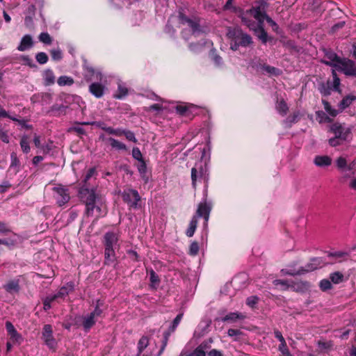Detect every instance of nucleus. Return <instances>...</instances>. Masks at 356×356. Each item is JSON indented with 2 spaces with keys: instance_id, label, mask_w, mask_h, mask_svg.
Masks as SVG:
<instances>
[{
  "instance_id": "obj_1",
  "label": "nucleus",
  "mask_w": 356,
  "mask_h": 356,
  "mask_svg": "<svg viewBox=\"0 0 356 356\" xmlns=\"http://www.w3.org/2000/svg\"><path fill=\"white\" fill-rule=\"evenodd\" d=\"M79 197L85 205L84 215L87 217L95 216V220H98L107 215L108 207L106 200L96 193L94 187L81 186L79 190Z\"/></svg>"
},
{
  "instance_id": "obj_2",
  "label": "nucleus",
  "mask_w": 356,
  "mask_h": 356,
  "mask_svg": "<svg viewBox=\"0 0 356 356\" xmlns=\"http://www.w3.org/2000/svg\"><path fill=\"white\" fill-rule=\"evenodd\" d=\"M152 95L156 97V100H159L156 95L154 94ZM159 101L160 102L149 106L147 109V111L152 115L164 117L168 113H173L175 112L181 116L191 117L197 109V106L191 104L181 103L176 104L160 99Z\"/></svg>"
},
{
  "instance_id": "obj_3",
  "label": "nucleus",
  "mask_w": 356,
  "mask_h": 356,
  "mask_svg": "<svg viewBox=\"0 0 356 356\" xmlns=\"http://www.w3.org/2000/svg\"><path fill=\"white\" fill-rule=\"evenodd\" d=\"M267 3L262 1L259 3L258 6H253L250 10V14L257 20L258 24L250 23L245 17L242 18L243 22L252 30L254 31L255 35L262 41L266 43L267 42V33L263 27L264 20H266L274 30L277 28V24L266 13V8Z\"/></svg>"
},
{
  "instance_id": "obj_4",
  "label": "nucleus",
  "mask_w": 356,
  "mask_h": 356,
  "mask_svg": "<svg viewBox=\"0 0 356 356\" xmlns=\"http://www.w3.org/2000/svg\"><path fill=\"white\" fill-rule=\"evenodd\" d=\"M120 234L115 232H106L102 238V244L104 248V261L106 266H115L118 257L116 250L120 248Z\"/></svg>"
},
{
  "instance_id": "obj_5",
  "label": "nucleus",
  "mask_w": 356,
  "mask_h": 356,
  "mask_svg": "<svg viewBox=\"0 0 356 356\" xmlns=\"http://www.w3.org/2000/svg\"><path fill=\"white\" fill-rule=\"evenodd\" d=\"M85 78L88 81H94L89 86V91L95 97H102L106 90V81L103 74L92 67H87Z\"/></svg>"
},
{
  "instance_id": "obj_6",
  "label": "nucleus",
  "mask_w": 356,
  "mask_h": 356,
  "mask_svg": "<svg viewBox=\"0 0 356 356\" xmlns=\"http://www.w3.org/2000/svg\"><path fill=\"white\" fill-rule=\"evenodd\" d=\"M327 57L330 62H327L326 63L332 66L334 70L341 71L348 76L352 75L355 68L353 61L346 58H341L332 53L328 54Z\"/></svg>"
},
{
  "instance_id": "obj_7",
  "label": "nucleus",
  "mask_w": 356,
  "mask_h": 356,
  "mask_svg": "<svg viewBox=\"0 0 356 356\" xmlns=\"http://www.w3.org/2000/svg\"><path fill=\"white\" fill-rule=\"evenodd\" d=\"M227 35L234 42L231 43V49L236 51L239 46L247 47L252 43L250 35L242 32L239 28L229 29Z\"/></svg>"
},
{
  "instance_id": "obj_8",
  "label": "nucleus",
  "mask_w": 356,
  "mask_h": 356,
  "mask_svg": "<svg viewBox=\"0 0 356 356\" xmlns=\"http://www.w3.org/2000/svg\"><path fill=\"white\" fill-rule=\"evenodd\" d=\"M120 195L123 202L127 204L129 210L138 209L140 207L141 197L138 191L127 188L123 190Z\"/></svg>"
},
{
  "instance_id": "obj_9",
  "label": "nucleus",
  "mask_w": 356,
  "mask_h": 356,
  "mask_svg": "<svg viewBox=\"0 0 356 356\" xmlns=\"http://www.w3.org/2000/svg\"><path fill=\"white\" fill-rule=\"evenodd\" d=\"M52 190L54 192V197L59 207L65 205L70 201V195L69 190L65 186L58 184L54 187Z\"/></svg>"
},
{
  "instance_id": "obj_10",
  "label": "nucleus",
  "mask_w": 356,
  "mask_h": 356,
  "mask_svg": "<svg viewBox=\"0 0 356 356\" xmlns=\"http://www.w3.org/2000/svg\"><path fill=\"white\" fill-rule=\"evenodd\" d=\"M42 337L44 343L50 348L55 350L56 341L53 336L52 327L49 324H46L42 328Z\"/></svg>"
},
{
  "instance_id": "obj_11",
  "label": "nucleus",
  "mask_w": 356,
  "mask_h": 356,
  "mask_svg": "<svg viewBox=\"0 0 356 356\" xmlns=\"http://www.w3.org/2000/svg\"><path fill=\"white\" fill-rule=\"evenodd\" d=\"M6 329L7 331V334L9 336V341H12L13 344L20 345L23 341V337L21 334H19L13 324L10 321H6Z\"/></svg>"
},
{
  "instance_id": "obj_12",
  "label": "nucleus",
  "mask_w": 356,
  "mask_h": 356,
  "mask_svg": "<svg viewBox=\"0 0 356 356\" xmlns=\"http://www.w3.org/2000/svg\"><path fill=\"white\" fill-rule=\"evenodd\" d=\"M179 23L181 24H187L191 28L192 35L196 38L199 35L201 32L199 24L193 19H188L184 16L182 13H179Z\"/></svg>"
},
{
  "instance_id": "obj_13",
  "label": "nucleus",
  "mask_w": 356,
  "mask_h": 356,
  "mask_svg": "<svg viewBox=\"0 0 356 356\" xmlns=\"http://www.w3.org/2000/svg\"><path fill=\"white\" fill-rule=\"evenodd\" d=\"M198 177L202 178L204 179V181L205 183V190H207L208 187L209 177L208 175H206L204 174V170L203 169L202 167H200L199 170L196 168H193L191 169L192 186L194 189H196L197 180Z\"/></svg>"
},
{
  "instance_id": "obj_14",
  "label": "nucleus",
  "mask_w": 356,
  "mask_h": 356,
  "mask_svg": "<svg viewBox=\"0 0 356 356\" xmlns=\"http://www.w3.org/2000/svg\"><path fill=\"white\" fill-rule=\"evenodd\" d=\"M2 288L9 294H18L21 290L19 279L14 278L8 280Z\"/></svg>"
},
{
  "instance_id": "obj_15",
  "label": "nucleus",
  "mask_w": 356,
  "mask_h": 356,
  "mask_svg": "<svg viewBox=\"0 0 356 356\" xmlns=\"http://www.w3.org/2000/svg\"><path fill=\"white\" fill-rule=\"evenodd\" d=\"M211 207L207 203V202H200L196 211V216L197 218H203L205 222H207L209 218Z\"/></svg>"
},
{
  "instance_id": "obj_16",
  "label": "nucleus",
  "mask_w": 356,
  "mask_h": 356,
  "mask_svg": "<svg viewBox=\"0 0 356 356\" xmlns=\"http://www.w3.org/2000/svg\"><path fill=\"white\" fill-rule=\"evenodd\" d=\"M265 63H266L264 60L260 58L254 57L248 63V67L251 68L252 70H254L255 72L261 74Z\"/></svg>"
},
{
  "instance_id": "obj_17",
  "label": "nucleus",
  "mask_w": 356,
  "mask_h": 356,
  "mask_svg": "<svg viewBox=\"0 0 356 356\" xmlns=\"http://www.w3.org/2000/svg\"><path fill=\"white\" fill-rule=\"evenodd\" d=\"M74 284L72 282H67L62 286L56 294L59 299L63 300L70 293L74 291Z\"/></svg>"
},
{
  "instance_id": "obj_18",
  "label": "nucleus",
  "mask_w": 356,
  "mask_h": 356,
  "mask_svg": "<svg viewBox=\"0 0 356 356\" xmlns=\"http://www.w3.org/2000/svg\"><path fill=\"white\" fill-rule=\"evenodd\" d=\"M314 163L318 167H327L332 164V159L327 155H318L314 157Z\"/></svg>"
},
{
  "instance_id": "obj_19",
  "label": "nucleus",
  "mask_w": 356,
  "mask_h": 356,
  "mask_svg": "<svg viewBox=\"0 0 356 356\" xmlns=\"http://www.w3.org/2000/svg\"><path fill=\"white\" fill-rule=\"evenodd\" d=\"M245 315L240 312H230L225 315L222 318V322L235 323L245 318Z\"/></svg>"
},
{
  "instance_id": "obj_20",
  "label": "nucleus",
  "mask_w": 356,
  "mask_h": 356,
  "mask_svg": "<svg viewBox=\"0 0 356 356\" xmlns=\"http://www.w3.org/2000/svg\"><path fill=\"white\" fill-rule=\"evenodd\" d=\"M323 264V260L320 257H314L311 259L310 262L308 263L304 268L306 273L313 271L318 268L321 267Z\"/></svg>"
},
{
  "instance_id": "obj_21",
  "label": "nucleus",
  "mask_w": 356,
  "mask_h": 356,
  "mask_svg": "<svg viewBox=\"0 0 356 356\" xmlns=\"http://www.w3.org/2000/svg\"><path fill=\"white\" fill-rule=\"evenodd\" d=\"M42 80L46 86H49L55 83L56 77L51 70L47 69L42 72Z\"/></svg>"
},
{
  "instance_id": "obj_22",
  "label": "nucleus",
  "mask_w": 356,
  "mask_h": 356,
  "mask_svg": "<svg viewBox=\"0 0 356 356\" xmlns=\"http://www.w3.org/2000/svg\"><path fill=\"white\" fill-rule=\"evenodd\" d=\"M348 136L349 135H334V137L329 139L328 142L330 146L337 147L348 141Z\"/></svg>"
},
{
  "instance_id": "obj_23",
  "label": "nucleus",
  "mask_w": 356,
  "mask_h": 356,
  "mask_svg": "<svg viewBox=\"0 0 356 356\" xmlns=\"http://www.w3.org/2000/svg\"><path fill=\"white\" fill-rule=\"evenodd\" d=\"M10 165L9 167L10 170H13L16 175L20 170L21 163L15 152L10 154Z\"/></svg>"
},
{
  "instance_id": "obj_24",
  "label": "nucleus",
  "mask_w": 356,
  "mask_h": 356,
  "mask_svg": "<svg viewBox=\"0 0 356 356\" xmlns=\"http://www.w3.org/2000/svg\"><path fill=\"white\" fill-rule=\"evenodd\" d=\"M32 46L33 40L31 36L29 35H26L22 38L20 44L17 47V49L19 51H24L30 49Z\"/></svg>"
},
{
  "instance_id": "obj_25",
  "label": "nucleus",
  "mask_w": 356,
  "mask_h": 356,
  "mask_svg": "<svg viewBox=\"0 0 356 356\" xmlns=\"http://www.w3.org/2000/svg\"><path fill=\"white\" fill-rule=\"evenodd\" d=\"M149 344V338L147 336H143L138 341L137 344V354L136 356H141L144 350Z\"/></svg>"
},
{
  "instance_id": "obj_26",
  "label": "nucleus",
  "mask_w": 356,
  "mask_h": 356,
  "mask_svg": "<svg viewBox=\"0 0 356 356\" xmlns=\"http://www.w3.org/2000/svg\"><path fill=\"white\" fill-rule=\"evenodd\" d=\"M95 318L90 314H89L87 316L83 317V318L82 325L84 330L86 332L89 331L90 328L95 325Z\"/></svg>"
},
{
  "instance_id": "obj_27",
  "label": "nucleus",
  "mask_w": 356,
  "mask_h": 356,
  "mask_svg": "<svg viewBox=\"0 0 356 356\" xmlns=\"http://www.w3.org/2000/svg\"><path fill=\"white\" fill-rule=\"evenodd\" d=\"M197 223L198 220L197 219V216H193L186 232V234L188 237H192L194 235L197 226Z\"/></svg>"
},
{
  "instance_id": "obj_28",
  "label": "nucleus",
  "mask_w": 356,
  "mask_h": 356,
  "mask_svg": "<svg viewBox=\"0 0 356 356\" xmlns=\"http://www.w3.org/2000/svg\"><path fill=\"white\" fill-rule=\"evenodd\" d=\"M281 73V71L274 67L270 66L265 63L263 70L261 74H266L268 76H278Z\"/></svg>"
},
{
  "instance_id": "obj_29",
  "label": "nucleus",
  "mask_w": 356,
  "mask_h": 356,
  "mask_svg": "<svg viewBox=\"0 0 356 356\" xmlns=\"http://www.w3.org/2000/svg\"><path fill=\"white\" fill-rule=\"evenodd\" d=\"M137 169L145 182H147L148 177L146 176L147 173V165L145 160L139 161L137 165Z\"/></svg>"
},
{
  "instance_id": "obj_30",
  "label": "nucleus",
  "mask_w": 356,
  "mask_h": 356,
  "mask_svg": "<svg viewBox=\"0 0 356 356\" xmlns=\"http://www.w3.org/2000/svg\"><path fill=\"white\" fill-rule=\"evenodd\" d=\"M332 131L334 134H348L350 132V130L346 129V127L344 124H342L339 122H336L332 124L331 127Z\"/></svg>"
},
{
  "instance_id": "obj_31",
  "label": "nucleus",
  "mask_w": 356,
  "mask_h": 356,
  "mask_svg": "<svg viewBox=\"0 0 356 356\" xmlns=\"http://www.w3.org/2000/svg\"><path fill=\"white\" fill-rule=\"evenodd\" d=\"M108 141L110 145L112 147V148L115 149L124 151L127 150L126 145L118 140H115L113 138H109Z\"/></svg>"
},
{
  "instance_id": "obj_32",
  "label": "nucleus",
  "mask_w": 356,
  "mask_h": 356,
  "mask_svg": "<svg viewBox=\"0 0 356 356\" xmlns=\"http://www.w3.org/2000/svg\"><path fill=\"white\" fill-rule=\"evenodd\" d=\"M150 286L156 289L160 283V279L153 269L149 270Z\"/></svg>"
},
{
  "instance_id": "obj_33",
  "label": "nucleus",
  "mask_w": 356,
  "mask_h": 356,
  "mask_svg": "<svg viewBox=\"0 0 356 356\" xmlns=\"http://www.w3.org/2000/svg\"><path fill=\"white\" fill-rule=\"evenodd\" d=\"M170 335H171V334H170L169 332H168L166 331H165L163 332V339L161 340V348L158 353L157 356H161L163 354V353L164 352V350L168 345Z\"/></svg>"
},
{
  "instance_id": "obj_34",
  "label": "nucleus",
  "mask_w": 356,
  "mask_h": 356,
  "mask_svg": "<svg viewBox=\"0 0 356 356\" xmlns=\"http://www.w3.org/2000/svg\"><path fill=\"white\" fill-rule=\"evenodd\" d=\"M183 316H184L183 313L179 314L175 317V318L173 320L172 325L169 327L168 330H166V332H169L170 334L173 333L176 330L179 323L181 322V321L183 318Z\"/></svg>"
},
{
  "instance_id": "obj_35",
  "label": "nucleus",
  "mask_w": 356,
  "mask_h": 356,
  "mask_svg": "<svg viewBox=\"0 0 356 356\" xmlns=\"http://www.w3.org/2000/svg\"><path fill=\"white\" fill-rule=\"evenodd\" d=\"M0 118H8L11 119L13 121L17 122L19 125L22 127L25 126V122L24 120H19L15 117L10 116L8 113V112L4 110L1 106H0Z\"/></svg>"
},
{
  "instance_id": "obj_36",
  "label": "nucleus",
  "mask_w": 356,
  "mask_h": 356,
  "mask_svg": "<svg viewBox=\"0 0 356 356\" xmlns=\"http://www.w3.org/2000/svg\"><path fill=\"white\" fill-rule=\"evenodd\" d=\"M336 165L338 169L341 170H343L346 168H347V170H351V167L348 166L347 165V161L346 158L343 156H339V158H337V159L336 160Z\"/></svg>"
},
{
  "instance_id": "obj_37",
  "label": "nucleus",
  "mask_w": 356,
  "mask_h": 356,
  "mask_svg": "<svg viewBox=\"0 0 356 356\" xmlns=\"http://www.w3.org/2000/svg\"><path fill=\"white\" fill-rule=\"evenodd\" d=\"M57 83L60 86H72L74 83V80L70 76H61L58 79Z\"/></svg>"
},
{
  "instance_id": "obj_38",
  "label": "nucleus",
  "mask_w": 356,
  "mask_h": 356,
  "mask_svg": "<svg viewBox=\"0 0 356 356\" xmlns=\"http://www.w3.org/2000/svg\"><path fill=\"white\" fill-rule=\"evenodd\" d=\"M343 275L339 271L332 273L330 275L331 282L336 284L341 283L343 281Z\"/></svg>"
},
{
  "instance_id": "obj_39",
  "label": "nucleus",
  "mask_w": 356,
  "mask_h": 356,
  "mask_svg": "<svg viewBox=\"0 0 356 356\" xmlns=\"http://www.w3.org/2000/svg\"><path fill=\"white\" fill-rule=\"evenodd\" d=\"M227 335L234 337V341H237L241 339V336L243 335V332L238 329L230 328L227 330Z\"/></svg>"
},
{
  "instance_id": "obj_40",
  "label": "nucleus",
  "mask_w": 356,
  "mask_h": 356,
  "mask_svg": "<svg viewBox=\"0 0 356 356\" xmlns=\"http://www.w3.org/2000/svg\"><path fill=\"white\" fill-rule=\"evenodd\" d=\"M356 99L355 97H346L345 98H343L341 102L339 103V110L340 111H343V109H345L346 108H347L348 106H349V105H350V104Z\"/></svg>"
},
{
  "instance_id": "obj_41",
  "label": "nucleus",
  "mask_w": 356,
  "mask_h": 356,
  "mask_svg": "<svg viewBox=\"0 0 356 356\" xmlns=\"http://www.w3.org/2000/svg\"><path fill=\"white\" fill-rule=\"evenodd\" d=\"M276 109L279 113L284 115L288 111V106L284 100H280L277 102Z\"/></svg>"
},
{
  "instance_id": "obj_42",
  "label": "nucleus",
  "mask_w": 356,
  "mask_h": 356,
  "mask_svg": "<svg viewBox=\"0 0 356 356\" xmlns=\"http://www.w3.org/2000/svg\"><path fill=\"white\" fill-rule=\"evenodd\" d=\"M20 146L24 153L27 154L30 152L31 147L29 145V143L28 141L27 136L24 135L23 137L21 138Z\"/></svg>"
},
{
  "instance_id": "obj_43",
  "label": "nucleus",
  "mask_w": 356,
  "mask_h": 356,
  "mask_svg": "<svg viewBox=\"0 0 356 356\" xmlns=\"http://www.w3.org/2000/svg\"><path fill=\"white\" fill-rule=\"evenodd\" d=\"M17 241L12 238H1L0 245H6L9 250H13L17 246Z\"/></svg>"
},
{
  "instance_id": "obj_44",
  "label": "nucleus",
  "mask_w": 356,
  "mask_h": 356,
  "mask_svg": "<svg viewBox=\"0 0 356 356\" xmlns=\"http://www.w3.org/2000/svg\"><path fill=\"white\" fill-rule=\"evenodd\" d=\"M210 57L217 67L222 66V59L216 54L215 49H213L210 51Z\"/></svg>"
},
{
  "instance_id": "obj_45",
  "label": "nucleus",
  "mask_w": 356,
  "mask_h": 356,
  "mask_svg": "<svg viewBox=\"0 0 356 356\" xmlns=\"http://www.w3.org/2000/svg\"><path fill=\"white\" fill-rule=\"evenodd\" d=\"M127 88L124 86L119 84L118 91L116 92L114 96L117 99H122L124 97L127 95Z\"/></svg>"
},
{
  "instance_id": "obj_46",
  "label": "nucleus",
  "mask_w": 356,
  "mask_h": 356,
  "mask_svg": "<svg viewBox=\"0 0 356 356\" xmlns=\"http://www.w3.org/2000/svg\"><path fill=\"white\" fill-rule=\"evenodd\" d=\"M322 102H323V104L324 106L325 110L331 116L335 117L339 113V111L334 108H332V106L330 105V104L327 101L323 100Z\"/></svg>"
},
{
  "instance_id": "obj_47",
  "label": "nucleus",
  "mask_w": 356,
  "mask_h": 356,
  "mask_svg": "<svg viewBox=\"0 0 356 356\" xmlns=\"http://www.w3.org/2000/svg\"><path fill=\"white\" fill-rule=\"evenodd\" d=\"M95 172H96V170H95V168H91L88 170V171L86 172V175H84V177H83V186H86V187L89 188L88 184H87V182L89 181V179L92 177L94 176Z\"/></svg>"
},
{
  "instance_id": "obj_48",
  "label": "nucleus",
  "mask_w": 356,
  "mask_h": 356,
  "mask_svg": "<svg viewBox=\"0 0 356 356\" xmlns=\"http://www.w3.org/2000/svg\"><path fill=\"white\" fill-rule=\"evenodd\" d=\"M282 272H283L286 275H291V276H294V275H303V274L306 273L304 267H301L298 270H282Z\"/></svg>"
},
{
  "instance_id": "obj_49",
  "label": "nucleus",
  "mask_w": 356,
  "mask_h": 356,
  "mask_svg": "<svg viewBox=\"0 0 356 356\" xmlns=\"http://www.w3.org/2000/svg\"><path fill=\"white\" fill-rule=\"evenodd\" d=\"M319 286L323 291H326L332 289V285L329 280L323 279L320 282Z\"/></svg>"
},
{
  "instance_id": "obj_50",
  "label": "nucleus",
  "mask_w": 356,
  "mask_h": 356,
  "mask_svg": "<svg viewBox=\"0 0 356 356\" xmlns=\"http://www.w3.org/2000/svg\"><path fill=\"white\" fill-rule=\"evenodd\" d=\"M278 350L281 352L282 356H292L291 354L286 341L284 343H280L278 347Z\"/></svg>"
},
{
  "instance_id": "obj_51",
  "label": "nucleus",
  "mask_w": 356,
  "mask_h": 356,
  "mask_svg": "<svg viewBox=\"0 0 356 356\" xmlns=\"http://www.w3.org/2000/svg\"><path fill=\"white\" fill-rule=\"evenodd\" d=\"M316 119L320 123L328 122L330 121V118L323 111L316 112Z\"/></svg>"
},
{
  "instance_id": "obj_52",
  "label": "nucleus",
  "mask_w": 356,
  "mask_h": 356,
  "mask_svg": "<svg viewBox=\"0 0 356 356\" xmlns=\"http://www.w3.org/2000/svg\"><path fill=\"white\" fill-rule=\"evenodd\" d=\"M35 58L37 62L40 64H45L48 60V56L44 52H40L37 54Z\"/></svg>"
},
{
  "instance_id": "obj_53",
  "label": "nucleus",
  "mask_w": 356,
  "mask_h": 356,
  "mask_svg": "<svg viewBox=\"0 0 356 356\" xmlns=\"http://www.w3.org/2000/svg\"><path fill=\"white\" fill-rule=\"evenodd\" d=\"M199 252V244L196 241L191 243L189 248V254L195 256L198 254Z\"/></svg>"
},
{
  "instance_id": "obj_54",
  "label": "nucleus",
  "mask_w": 356,
  "mask_h": 356,
  "mask_svg": "<svg viewBox=\"0 0 356 356\" xmlns=\"http://www.w3.org/2000/svg\"><path fill=\"white\" fill-rule=\"evenodd\" d=\"M332 76H333V90L335 91H339V86H340V79L337 77L335 70L332 71Z\"/></svg>"
},
{
  "instance_id": "obj_55",
  "label": "nucleus",
  "mask_w": 356,
  "mask_h": 356,
  "mask_svg": "<svg viewBox=\"0 0 356 356\" xmlns=\"http://www.w3.org/2000/svg\"><path fill=\"white\" fill-rule=\"evenodd\" d=\"M51 56L54 60H60L63 57L62 52L59 48L52 49L51 51Z\"/></svg>"
},
{
  "instance_id": "obj_56",
  "label": "nucleus",
  "mask_w": 356,
  "mask_h": 356,
  "mask_svg": "<svg viewBox=\"0 0 356 356\" xmlns=\"http://www.w3.org/2000/svg\"><path fill=\"white\" fill-rule=\"evenodd\" d=\"M52 148H53V142L52 141H49L47 143L42 144V145L41 147L40 151L43 154H49L50 152V151L52 149Z\"/></svg>"
},
{
  "instance_id": "obj_57",
  "label": "nucleus",
  "mask_w": 356,
  "mask_h": 356,
  "mask_svg": "<svg viewBox=\"0 0 356 356\" xmlns=\"http://www.w3.org/2000/svg\"><path fill=\"white\" fill-rule=\"evenodd\" d=\"M39 40L44 44H51L52 40L51 36L47 33H42L39 35Z\"/></svg>"
},
{
  "instance_id": "obj_58",
  "label": "nucleus",
  "mask_w": 356,
  "mask_h": 356,
  "mask_svg": "<svg viewBox=\"0 0 356 356\" xmlns=\"http://www.w3.org/2000/svg\"><path fill=\"white\" fill-rule=\"evenodd\" d=\"M258 302H259L258 297L254 296L248 297L246 300L247 305H248L249 307H250L252 308L254 307V306L258 303Z\"/></svg>"
},
{
  "instance_id": "obj_59",
  "label": "nucleus",
  "mask_w": 356,
  "mask_h": 356,
  "mask_svg": "<svg viewBox=\"0 0 356 356\" xmlns=\"http://www.w3.org/2000/svg\"><path fill=\"white\" fill-rule=\"evenodd\" d=\"M318 346L322 350H328L332 348V343L331 341H318Z\"/></svg>"
},
{
  "instance_id": "obj_60",
  "label": "nucleus",
  "mask_w": 356,
  "mask_h": 356,
  "mask_svg": "<svg viewBox=\"0 0 356 356\" xmlns=\"http://www.w3.org/2000/svg\"><path fill=\"white\" fill-rule=\"evenodd\" d=\"M133 157L138 161L144 160L140 149L138 147H134L132 150Z\"/></svg>"
},
{
  "instance_id": "obj_61",
  "label": "nucleus",
  "mask_w": 356,
  "mask_h": 356,
  "mask_svg": "<svg viewBox=\"0 0 356 356\" xmlns=\"http://www.w3.org/2000/svg\"><path fill=\"white\" fill-rule=\"evenodd\" d=\"M348 256V253L346 252H329L328 257H336V258H342L343 257Z\"/></svg>"
},
{
  "instance_id": "obj_62",
  "label": "nucleus",
  "mask_w": 356,
  "mask_h": 356,
  "mask_svg": "<svg viewBox=\"0 0 356 356\" xmlns=\"http://www.w3.org/2000/svg\"><path fill=\"white\" fill-rule=\"evenodd\" d=\"M127 253L129 255V257H130V259H131L133 261H139L140 257L136 251L133 250H127Z\"/></svg>"
},
{
  "instance_id": "obj_63",
  "label": "nucleus",
  "mask_w": 356,
  "mask_h": 356,
  "mask_svg": "<svg viewBox=\"0 0 356 356\" xmlns=\"http://www.w3.org/2000/svg\"><path fill=\"white\" fill-rule=\"evenodd\" d=\"M206 353L204 350H201L199 347H197L193 352L188 356H205Z\"/></svg>"
},
{
  "instance_id": "obj_64",
  "label": "nucleus",
  "mask_w": 356,
  "mask_h": 356,
  "mask_svg": "<svg viewBox=\"0 0 356 356\" xmlns=\"http://www.w3.org/2000/svg\"><path fill=\"white\" fill-rule=\"evenodd\" d=\"M209 356H223L222 352L217 349H212L208 353Z\"/></svg>"
}]
</instances>
